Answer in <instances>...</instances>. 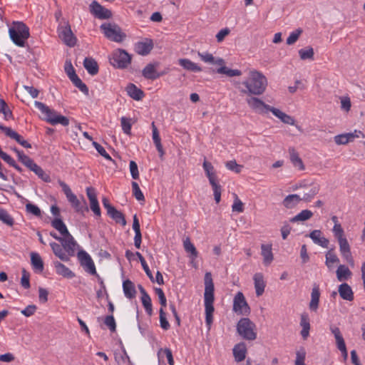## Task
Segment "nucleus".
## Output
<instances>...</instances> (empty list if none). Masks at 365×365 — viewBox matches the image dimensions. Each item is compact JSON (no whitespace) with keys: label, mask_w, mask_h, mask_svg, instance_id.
Wrapping results in <instances>:
<instances>
[{"label":"nucleus","mask_w":365,"mask_h":365,"mask_svg":"<svg viewBox=\"0 0 365 365\" xmlns=\"http://www.w3.org/2000/svg\"><path fill=\"white\" fill-rule=\"evenodd\" d=\"M86 194L90 201V207L93 213L98 217H101V212L99 206V203L97 199L96 190L92 187L86 188Z\"/></svg>","instance_id":"nucleus-18"},{"label":"nucleus","mask_w":365,"mask_h":365,"mask_svg":"<svg viewBox=\"0 0 365 365\" xmlns=\"http://www.w3.org/2000/svg\"><path fill=\"white\" fill-rule=\"evenodd\" d=\"M104 323L106 326L108 327L109 329L111 331H115L116 324L115 319L112 314L106 317L104 319Z\"/></svg>","instance_id":"nucleus-64"},{"label":"nucleus","mask_w":365,"mask_h":365,"mask_svg":"<svg viewBox=\"0 0 365 365\" xmlns=\"http://www.w3.org/2000/svg\"><path fill=\"white\" fill-rule=\"evenodd\" d=\"M0 130L5 133V135L11 139L15 140L19 144L26 148H31V145L27 140L19 135L17 132L14 131L9 127H6L0 123Z\"/></svg>","instance_id":"nucleus-14"},{"label":"nucleus","mask_w":365,"mask_h":365,"mask_svg":"<svg viewBox=\"0 0 365 365\" xmlns=\"http://www.w3.org/2000/svg\"><path fill=\"white\" fill-rule=\"evenodd\" d=\"M242 85L245 86V88L241 89V93L249 96H259L265 91L267 80L261 72L252 71L250 72L249 79L243 81Z\"/></svg>","instance_id":"nucleus-1"},{"label":"nucleus","mask_w":365,"mask_h":365,"mask_svg":"<svg viewBox=\"0 0 365 365\" xmlns=\"http://www.w3.org/2000/svg\"><path fill=\"white\" fill-rule=\"evenodd\" d=\"M302 29H297L295 31H292L289 37L287 38V44L288 45H293L297 42V41L299 39L300 35L302 33Z\"/></svg>","instance_id":"nucleus-53"},{"label":"nucleus","mask_w":365,"mask_h":365,"mask_svg":"<svg viewBox=\"0 0 365 365\" xmlns=\"http://www.w3.org/2000/svg\"><path fill=\"white\" fill-rule=\"evenodd\" d=\"M64 70H65V72L67 74V76H68L69 79L71 80V78H73V77H75L76 76H77V74L76 73V71L71 63V62L69 61H66V63H65V66H64Z\"/></svg>","instance_id":"nucleus-62"},{"label":"nucleus","mask_w":365,"mask_h":365,"mask_svg":"<svg viewBox=\"0 0 365 365\" xmlns=\"http://www.w3.org/2000/svg\"><path fill=\"white\" fill-rule=\"evenodd\" d=\"M73 85L77 87L83 94L88 96L89 90L88 86L81 81V79L77 76L71 79Z\"/></svg>","instance_id":"nucleus-44"},{"label":"nucleus","mask_w":365,"mask_h":365,"mask_svg":"<svg viewBox=\"0 0 365 365\" xmlns=\"http://www.w3.org/2000/svg\"><path fill=\"white\" fill-rule=\"evenodd\" d=\"M51 226L56 230H58L61 235H65L66 234L68 235L69 232L66 225L61 218L56 217L53 220H52Z\"/></svg>","instance_id":"nucleus-41"},{"label":"nucleus","mask_w":365,"mask_h":365,"mask_svg":"<svg viewBox=\"0 0 365 365\" xmlns=\"http://www.w3.org/2000/svg\"><path fill=\"white\" fill-rule=\"evenodd\" d=\"M160 314V327L164 330H168L170 329V324L166 318L165 312L163 308H160L159 310Z\"/></svg>","instance_id":"nucleus-57"},{"label":"nucleus","mask_w":365,"mask_h":365,"mask_svg":"<svg viewBox=\"0 0 365 365\" xmlns=\"http://www.w3.org/2000/svg\"><path fill=\"white\" fill-rule=\"evenodd\" d=\"M289 153L290 155V160L294 165V167L298 168L299 170H304V165L302 160V159L299 158L298 153L295 150L294 148H289Z\"/></svg>","instance_id":"nucleus-35"},{"label":"nucleus","mask_w":365,"mask_h":365,"mask_svg":"<svg viewBox=\"0 0 365 365\" xmlns=\"http://www.w3.org/2000/svg\"><path fill=\"white\" fill-rule=\"evenodd\" d=\"M53 266L58 274L67 279H71L75 277V274L63 264L58 261L53 262Z\"/></svg>","instance_id":"nucleus-26"},{"label":"nucleus","mask_w":365,"mask_h":365,"mask_svg":"<svg viewBox=\"0 0 365 365\" xmlns=\"http://www.w3.org/2000/svg\"><path fill=\"white\" fill-rule=\"evenodd\" d=\"M205 322L208 327H210L213 322V312L215 311L213 303L215 300L214 297V283L210 272H206L205 274Z\"/></svg>","instance_id":"nucleus-2"},{"label":"nucleus","mask_w":365,"mask_h":365,"mask_svg":"<svg viewBox=\"0 0 365 365\" xmlns=\"http://www.w3.org/2000/svg\"><path fill=\"white\" fill-rule=\"evenodd\" d=\"M271 112L272 113V114L274 116H276L277 118L280 119V120L282 122H283L284 123L291 125H294L295 124V120L293 117L286 114L285 113L282 112L279 109L273 107L271 109Z\"/></svg>","instance_id":"nucleus-29"},{"label":"nucleus","mask_w":365,"mask_h":365,"mask_svg":"<svg viewBox=\"0 0 365 365\" xmlns=\"http://www.w3.org/2000/svg\"><path fill=\"white\" fill-rule=\"evenodd\" d=\"M59 38L69 47H73L77 42V38L73 34L68 21H64V25H59L58 27Z\"/></svg>","instance_id":"nucleus-10"},{"label":"nucleus","mask_w":365,"mask_h":365,"mask_svg":"<svg viewBox=\"0 0 365 365\" xmlns=\"http://www.w3.org/2000/svg\"><path fill=\"white\" fill-rule=\"evenodd\" d=\"M302 201V198L297 194L287 195L282 201V205L287 209L295 207Z\"/></svg>","instance_id":"nucleus-33"},{"label":"nucleus","mask_w":365,"mask_h":365,"mask_svg":"<svg viewBox=\"0 0 365 365\" xmlns=\"http://www.w3.org/2000/svg\"><path fill=\"white\" fill-rule=\"evenodd\" d=\"M105 37L110 41L121 43L126 38V34L121 28L115 23H103L100 26Z\"/></svg>","instance_id":"nucleus-7"},{"label":"nucleus","mask_w":365,"mask_h":365,"mask_svg":"<svg viewBox=\"0 0 365 365\" xmlns=\"http://www.w3.org/2000/svg\"><path fill=\"white\" fill-rule=\"evenodd\" d=\"M31 263L33 268L38 272H43L44 269L43 262L41 256L36 252L31 253Z\"/></svg>","instance_id":"nucleus-37"},{"label":"nucleus","mask_w":365,"mask_h":365,"mask_svg":"<svg viewBox=\"0 0 365 365\" xmlns=\"http://www.w3.org/2000/svg\"><path fill=\"white\" fill-rule=\"evenodd\" d=\"M339 296L344 300L353 301L354 292L351 287L347 283H343L339 286L338 289Z\"/></svg>","instance_id":"nucleus-30"},{"label":"nucleus","mask_w":365,"mask_h":365,"mask_svg":"<svg viewBox=\"0 0 365 365\" xmlns=\"http://www.w3.org/2000/svg\"><path fill=\"white\" fill-rule=\"evenodd\" d=\"M320 297V290L319 285L314 284L312 293H311V301L309 304V309L313 312H317L319 308Z\"/></svg>","instance_id":"nucleus-22"},{"label":"nucleus","mask_w":365,"mask_h":365,"mask_svg":"<svg viewBox=\"0 0 365 365\" xmlns=\"http://www.w3.org/2000/svg\"><path fill=\"white\" fill-rule=\"evenodd\" d=\"M261 255L263 257L264 264L265 265L270 264L274 259L272 245L262 244L261 245Z\"/></svg>","instance_id":"nucleus-28"},{"label":"nucleus","mask_w":365,"mask_h":365,"mask_svg":"<svg viewBox=\"0 0 365 365\" xmlns=\"http://www.w3.org/2000/svg\"><path fill=\"white\" fill-rule=\"evenodd\" d=\"M141 302L146 313L151 316L153 314V307L151 298L149 295L146 297H141Z\"/></svg>","instance_id":"nucleus-52"},{"label":"nucleus","mask_w":365,"mask_h":365,"mask_svg":"<svg viewBox=\"0 0 365 365\" xmlns=\"http://www.w3.org/2000/svg\"><path fill=\"white\" fill-rule=\"evenodd\" d=\"M110 63L117 68H126L131 62V56L125 50L118 48L113 53Z\"/></svg>","instance_id":"nucleus-9"},{"label":"nucleus","mask_w":365,"mask_h":365,"mask_svg":"<svg viewBox=\"0 0 365 365\" xmlns=\"http://www.w3.org/2000/svg\"><path fill=\"white\" fill-rule=\"evenodd\" d=\"M158 63H148L142 71V75L144 78L149 80H155L159 78L158 72L155 66Z\"/></svg>","instance_id":"nucleus-24"},{"label":"nucleus","mask_w":365,"mask_h":365,"mask_svg":"<svg viewBox=\"0 0 365 365\" xmlns=\"http://www.w3.org/2000/svg\"><path fill=\"white\" fill-rule=\"evenodd\" d=\"M152 127V131H153V143L156 147V149L159 153V156L161 159H163V157L165 154L164 149L163 148L162 143H161V139L160 137L159 131L157 128V127L155 125V123L153 122L151 123Z\"/></svg>","instance_id":"nucleus-20"},{"label":"nucleus","mask_w":365,"mask_h":365,"mask_svg":"<svg viewBox=\"0 0 365 365\" xmlns=\"http://www.w3.org/2000/svg\"><path fill=\"white\" fill-rule=\"evenodd\" d=\"M50 246L54 255L63 262H68L70 260V255L65 251L62 245L56 242H51Z\"/></svg>","instance_id":"nucleus-23"},{"label":"nucleus","mask_w":365,"mask_h":365,"mask_svg":"<svg viewBox=\"0 0 365 365\" xmlns=\"http://www.w3.org/2000/svg\"><path fill=\"white\" fill-rule=\"evenodd\" d=\"M225 166L228 170L234 171L236 173H240L242 168V165H238L235 160L227 161Z\"/></svg>","instance_id":"nucleus-61"},{"label":"nucleus","mask_w":365,"mask_h":365,"mask_svg":"<svg viewBox=\"0 0 365 365\" xmlns=\"http://www.w3.org/2000/svg\"><path fill=\"white\" fill-rule=\"evenodd\" d=\"M155 292L158 297L161 308L164 309V308L167 306V299L163 289L161 288L156 287L155 288Z\"/></svg>","instance_id":"nucleus-60"},{"label":"nucleus","mask_w":365,"mask_h":365,"mask_svg":"<svg viewBox=\"0 0 365 365\" xmlns=\"http://www.w3.org/2000/svg\"><path fill=\"white\" fill-rule=\"evenodd\" d=\"M314 49L312 47H307L306 48H302L299 51V55L302 60L314 59Z\"/></svg>","instance_id":"nucleus-49"},{"label":"nucleus","mask_w":365,"mask_h":365,"mask_svg":"<svg viewBox=\"0 0 365 365\" xmlns=\"http://www.w3.org/2000/svg\"><path fill=\"white\" fill-rule=\"evenodd\" d=\"M18 159L22 164H24L29 169H30L32 167V165L35 163L34 161L30 157L25 155L24 152L22 153H19Z\"/></svg>","instance_id":"nucleus-55"},{"label":"nucleus","mask_w":365,"mask_h":365,"mask_svg":"<svg viewBox=\"0 0 365 365\" xmlns=\"http://www.w3.org/2000/svg\"><path fill=\"white\" fill-rule=\"evenodd\" d=\"M319 191V185H314L309 190L308 193H305L302 198V200H304L305 202H310L314 197L318 194Z\"/></svg>","instance_id":"nucleus-54"},{"label":"nucleus","mask_w":365,"mask_h":365,"mask_svg":"<svg viewBox=\"0 0 365 365\" xmlns=\"http://www.w3.org/2000/svg\"><path fill=\"white\" fill-rule=\"evenodd\" d=\"M90 11L99 19H108L112 17L111 11L101 6L97 1L91 2Z\"/></svg>","instance_id":"nucleus-13"},{"label":"nucleus","mask_w":365,"mask_h":365,"mask_svg":"<svg viewBox=\"0 0 365 365\" xmlns=\"http://www.w3.org/2000/svg\"><path fill=\"white\" fill-rule=\"evenodd\" d=\"M130 121H131V119L126 118V117H122L120 118L122 129H123V132L128 135L130 134V130H131V127H132Z\"/></svg>","instance_id":"nucleus-58"},{"label":"nucleus","mask_w":365,"mask_h":365,"mask_svg":"<svg viewBox=\"0 0 365 365\" xmlns=\"http://www.w3.org/2000/svg\"><path fill=\"white\" fill-rule=\"evenodd\" d=\"M336 277L339 282L346 280L351 276V272L348 267L340 264L336 269Z\"/></svg>","instance_id":"nucleus-38"},{"label":"nucleus","mask_w":365,"mask_h":365,"mask_svg":"<svg viewBox=\"0 0 365 365\" xmlns=\"http://www.w3.org/2000/svg\"><path fill=\"white\" fill-rule=\"evenodd\" d=\"M25 207L27 213L31 214L36 217H41V209L37 205L28 202L26 204Z\"/></svg>","instance_id":"nucleus-51"},{"label":"nucleus","mask_w":365,"mask_h":365,"mask_svg":"<svg viewBox=\"0 0 365 365\" xmlns=\"http://www.w3.org/2000/svg\"><path fill=\"white\" fill-rule=\"evenodd\" d=\"M339 245V251L342 257L350 264L353 265L354 263V258L351 255L350 245L346 240L344 238L338 240Z\"/></svg>","instance_id":"nucleus-19"},{"label":"nucleus","mask_w":365,"mask_h":365,"mask_svg":"<svg viewBox=\"0 0 365 365\" xmlns=\"http://www.w3.org/2000/svg\"><path fill=\"white\" fill-rule=\"evenodd\" d=\"M232 212H242L244 211V204L235 195V200L232 206Z\"/></svg>","instance_id":"nucleus-63"},{"label":"nucleus","mask_w":365,"mask_h":365,"mask_svg":"<svg viewBox=\"0 0 365 365\" xmlns=\"http://www.w3.org/2000/svg\"><path fill=\"white\" fill-rule=\"evenodd\" d=\"M93 145L94 146V148L96 149L98 153L101 156H103V158H105L107 160H109L110 161H113V160L110 156V155L107 153V152L106 151L105 148L102 145H101L98 143H97L96 141H93Z\"/></svg>","instance_id":"nucleus-59"},{"label":"nucleus","mask_w":365,"mask_h":365,"mask_svg":"<svg viewBox=\"0 0 365 365\" xmlns=\"http://www.w3.org/2000/svg\"><path fill=\"white\" fill-rule=\"evenodd\" d=\"M217 73L220 74H225L229 77L240 76L242 72L238 69H231L225 66H221L217 69Z\"/></svg>","instance_id":"nucleus-45"},{"label":"nucleus","mask_w":365,"mask_h":365,"mask_svg":"<svg viewBox=\"0 0 365 365\" xmlns=\"http://www.w3.org/2000/svg\"><path fill=\"white\" fill-rule=\"evenodd\" d=\"M313 216V212L309 210H303L299 214L290 219L291 222L306 221Z\"/></svg>","instance_id":"nucleus-42"},{"label":"nucleus","mask_w":365,"mask_h":365,"mask_svg":"<svg viewBox=\"0 0 365 365\" xmlns=\"http://www.w3.org/2000/svg\"><path fill=\"white\" fill-rule=\"evenodd\" d=\"M237 334L245 340L254 341L257 339L256 325L247 317L241 318L236 326Z\"/></svg>","instance_id":"nucleus-5"},{"label":"nucleus","mask_w":365,"mask_h":365,"mask_svg":"<svg viewBox=\"0 0 365 365\" xmlns=\"http://www.w3.org/2000/svg\"><path fill=\"white\" fill-rule=\"evenodd\" d=\"M61 243L65 251L68 253V255H70V257L75 255L76 247L78 245L70 232H68V235H63Z\"/></svg>","instance_id":"nucleus-16"},{"label":"nucleus","mask_w":365,"mask_h":365,"mask_svg":"<svg viewBox=\"0 0 365 365\" xmlns=\"http://www.w3.org/2000/svg\"><path fill=\"white\" fill-rule=\"evenodd\" d=\"M233 355L237 362L242 361L247 354V347L245 342H240L235 345L233 349Z\"/></svg>","instance_id":"nucleus-21"},{"label":"nucleus","mask_w":365,"mask_h":365,"mask_svg":"<svg viewBox=\"0 0 365 365\" xmlns=\"http://www.w3.org/2000/svg\"><path fill=\"white\" fill-rule=\"evenodd\" d=\"M247 103L252 110L260 114L265 113L267 111L271 112V109L273 108L272 106L266 104L262 100L256 97H251L247 98Z\"/></svg>","instance_id":"nucleus-15"},{"label":"nucleus","mask_w":365,"mask_h":365,"mask_svg":"<svg viewBox=\"0 0 365 365\" xmlns=\"http://www.w3.org/2000/svg\"><path fill=\"white\" fill-rule=\"evenodd\" d=\"M29 170L33 171L43 181L46 182H51L50 175L46 173L44 170L36 163H34Z\"/></svg>","instance_id":"nucleus-40"},{"label":"nucleus","mask_w":365,"mask_h":365,"mask_svg":"<svg viewBox=\"0 0 365 365\" xmlns=\"http://www.w3.org/2000/svg\"><path fill=\"white\" fill-rule=\"evenodd\" d=\"M78 259L81 266L83 267L88 273L98 276L95 264L91 256L84 250H80L77 254Z\"/></svg>","instance_id":"nucleus-12"},{"label":"nucleus","mask_w":365,"mask_h":365,"mask_svg":"<svg viewBox=\"0 0 365 365\" xmlns=\"http://www.w3.org/2000/svg\"><path fill=\"white\" fill-rule=\"evenodd\" d=\"M14 27L9 28V34L10 38L18 46L24 47L25 41L29 38V29L23 22H14Z\"/></svg>","instance_id":"nucleus-4"},{"label":"nucleus","mask_w":365,"mask_h":365,"mask_svg":"<svg viewBox=\"0 0 365 365\" xmlns=\"http://www.w3.org/2000/svg\"><path fill=\"white\" fill-rule=\"evenodd\" d=\"M135 255L139 259V260L141 263V265L143 267V269H144L147 276L149 277L150 281L153 282L154 278H153V274H152L151 271L150 270V268H149L148 265L147 264L146 261L145 260L144 257L139 252H136Z\"/></svg>","instance_id":"nucleus-47"},{"label":"nucleus","mask_w":365,"mask_h":365,"mask_svg":"<svg viewBox=\"0 0 365 365\" xmlns=\"http://www.w3.org/2000/svg\"><path fill=\"white\" fill-rule=\"evenodd\" d=\"M351 134L349 133L337 135L334 137V142L337 145H346L351 142Z\"/></svg>","instance_id":"nucleus-48"},{"label":"nucleus","mask_w":365,"mask_h":365,"mask_svg":"<svg viewBox=\"0 0 365 365\" xmlns=\"http://www.w3.org/2000/svg\"><path fill=\"white\" fill-rule=\"evenodd\" d=\"M202 167L213 190L215 200L216 203H219L221 200L222 187L218 182L215 168L212 163L206 160H204Z\"/></svg>","instance_id":"nucleus-6"},{"label":"nucleus","mask_w":365,"mask_h":365,"mask_svg":"<svg viewBox=\"0 0 365 365\" xmlns=\"http://www.w3.org/2000/svg\"><path fill=\"white\" fill-rule=\"evenodd\" d=\"M233 311L242 315H248L250 313V308L241 292H238L234 297Z\"/></svg>","instance_id":"nucleus-11"},{"label":"nucleus","mask_w":365,"mask_h":365,"mask_svg":"<svg viewBox=\"0 0 365 365\" xmlns=\"http://www.w3.org/2000/svg\"><path fill=\"white\" fill-rule=\"evenodd\" d=\"M325 264L329 270L334 268V264L339 262V259L334 252V249L331 248L326 252L325 255Z\"/></svg>","instance_id":"nucleus-34"},{"label":"nucleus","mask_w":365,"mask_h":365,"mask_svg":"<svg viewBox=\"0 0 365 365\" xmlns=\"http://www.w3.org/2000/svg\"><path fill=\"white\" fill-rule=\"evenodd\" d=\"M83 66L91 76H95L98 73L99 67L98 63L93 58H85Z\"/></svg>","instance_id":"nucleus-31"},{"label":"nucleus","mask_w":365,"mask_h":365,"mask_svg":"<svg viewBox=\"0 0 365 365\" xmlns=\"http://www.w3.org/2000/svg\"><path fill=\"white\" fill-rule=\"evenodd\" d=\"M59 185L62 187V190L64 194L66 195V197L68 202L71 204L72 207L76 210V212H83L85 211L88 212V208L86 205V201L83 197L82 202H81L74 195L69 186L66 184L64 182L59 180Z\"/></svg>","instance_id":"nucleus-8"},{"label":"nucleus","mask_w":365,"mask_h":365,"mask_svg":"<svg viewBox=\"0 0 365 365\" xmlns=\"http://www.w3.org/2000/svg\"><path fill=\"white\" fill-rule=\"evenodd\" d=\"M253 279L256 295L259 297L264 293L266 286L263 274L262 273H256L253 277Z\"/></svg>","instance_id":"nucleus-27"},{"label":"nucleus","mask_w":365,"mask_h":365,"mask_svg":"<svg viewBox=\"0 0 365 365\" xmlns=\"http://www.w3.org/2000/svg\"><path fill=\"white\" fill-rule=\"evenodd\" d=\"M0 220L8 226H13L14 224V218L9 214V212L0 207Z\"/></svg>","instance_id":"nucleus-46"},{"label":"nucleus","mask_w":365,"mask_h":365,"mask_svg":"<svg viewBox=\"0 0 365 365\" xmlns=\"http://www.w3.org/2000/svg\"><path fill=\"white\" fill-rule=\"evenodd\" d=\"M133 193L135 197L138 201H144L145 197L143 193L140 189L138 184L136 182H132Z\"/></svg>","instance_id":"nucleus-56"},{"label":"nucleus","mask_w":365,"mask_h":365,"mask_svg":"<svg viewBox=\"0 0 365 365\" xmlns=\"http://www.w3.org/2000/svg\"><path fill=\"white\" fill-rule=\"evenodd\" d=\"M179 64L185 69L194 72H200L202 68L194 62L187 58L179 59Z\"/></svg>","instance_id":"nucleus-39"},{"label":"nucleus","mask_w":365,"mask_h":365,"mask_svg":"<svg viewBox=\"0 0 365 365\" xmlns=\"http://www.w3.org/2000/svg\"><path fill=\"white\" fill-rule=\"evenodd\" d=\"M107 215L113 219L116 223L120 224L122 226H125L127 224L125 215L115 207L111 210Z\"/></svg>","instance_id":"nucleus-36"},{"label":"nucleus","mask_w":365,"mask_h":365,"mask_svg":"<svg viewBox=\"0 0 365 365\" xmlns=\"http://www.w3.org/2000/svg\"><path fill=\"white\" fill-rule=\"evenodd\" d=\"M128 95L134 100L140 101L144 96L143 91L138 88L135 84L129 83L126 88Z\"/></svg>","instance_id":"nucleus-32"},{"label":"nucleus","mask_w":365,"mask_h":365,"mask_svg":"<svg viewBox=\"0 0 365 365\" xmlns=\"http://www.w3.org/2000/svg\"><path fill=\"white\" fill-rule=\"evenodd\" d=\"M153 41L150 38H145L142 41H138L135 43V51L141 56H147L150 53L153 48Z\"/></svg>","instance_id":"nucleus-17"},{"label":"nucleus","mask_w":365,"mask_h":365,"mask_svg":"<svg viewBox=\"0 0 365 365\" xmlns=\"http://www.w3.org/2000/svg\"><path fill=\"white\" fill-rule=\"evenodd\" d=\"M183 246L185 252L190 254V257L192 259H195L197 257L198 252L188 237L184 240Z\"/></svg>","instance_id":"nucleus-43"},{"label":"nucleus","mask_w":365,"mask_h":365,"mask_svg":"<svg viewBox=\"0 0 365 365\" xmlns=\"http://www.w3.org/2000/svg\"><path fill=\"white\" fill-rule=\"evenodd\" d=\"M34 105L42 113L46 115L45 120L50 124L53 125L61 124L63 126L69 125V119L67 117L58 114L55 110L51 109L46 104L35 101Z\"/></svg>","instance_id":"nucleus-3"},{"label":"nucleus","mask_w":365,"mask_h":365,"mask_svg":"<svg viewBox=\"0 0 365 365\" xmlns=\"http://www.w3.org/2000/svg\"><path fill=\"white\" fill-rule=\"evenodd\" d=\"M123 290L126 298L134 299L136 297V289L134 283L130 279H125L123 282Z\"/></svg>","instance_id":"nucleus-25"},{"label":"nucleus","mask_w":365,"mask_h":365,"mask_svg":"<svg viewBox=\"0 0 365 365\" xmlns=\"http://www.w3.org/2000/svg\"><path fill=\"white\" fill-rule=\"evenodd\" d=\"M0 113L4 114L5 120H9L13 117L11 110L3 99H0Z\"/></svg>","instance_id":"nucleus-50"}]
</instances>
